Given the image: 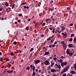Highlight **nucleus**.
Masks as SVG:
<instances>
[{
    "instance_id": "nucleus-1",
    "label": "nucleus",
    "mask_w": 76,
    "mask_h": 76,
    "mask_svg": "<svg viewBox=\"0 0 76 76\" xmlns=\"http://www.w3.org/2000/svg\"><path fill=\"white\" fill-rule=\"evenodd\" d=\"M6 71H7V73H10V74L12 73L13 72V71L12 70H11L10 71V70H9L7 71V69H6L5 70H4V71L3 72H6Z\"/></svg>"
},
{
    "instance_id": "nucleus-2",
    "label": "nucleus",
    "mask_w": 76,
    "mask_h": 76,
    "mask_svg": "<svg viewBox=\"0 0 76 76\" xmlns=\"http://www.w3.org/2000/svg\"><path fill=\"white\" fill-rule=\"evenodd\" d=\"M67 64V62L66 61H65V62H62V63H61V66L63 67V66L66 65Z\"/></svg>"
},
{
    "instance_id": "nucleus-3",
    "label": "nucleus",
    "mask_w": 76,
    "mask_h": 76,
    "mask_svg": "<svg viewBox=\"0 0 76 76\" xmlns=\"http://www.w3.org/2000/svg\"><path fill=\"white\" fill-rule=\"evenodd\" d=\"M45 64V65H49L50 64V62L47 60H45L44 62Z\"/></svg>"
},
{
    "instance_id": "nucleus-4",
    "label": "nucleus",
    "mask_w": 76,
    "mask_h": 76,
    "mask_svg": "<svg viewBox=\"0 0 76 76\" xmlns=\"http://www.w3.org/2000/svg\"><path fill=\"white\" fill-rule=\"evenodd\" d=\"M69 68V66H67L66 67L65 69L64 72H66V71H67V70H68Z\"/></svg>"
},
{
    "instance_id": "nucleus-5",
    "label": "nucleus",
    "mask_w": 76,
    "mask_h": 76,
    "mask_svg": "<svg viewBox=\"0 0 76 76\" xmlns=\"http://www.w3.org/2000/svg\"><path fill=\"white\" fill-rule=\"evenodd\" d=\"M63 46L64 49V50H65L66 49V44L65 43L64 44V45H63Z\"/></svg>"
},
{
    "instance_id": "nucleus-6",
    "label": "nucleus",
    "mask_w": 76,
    "mask_h": 76,
    "mask_svg": "<svg viewBox=\"0 0 76 76\" xmlns=\"http://www.w3.org/2000/svg\"><path fill=\"white\" fill-rule=\"evenodd\" d=\"M35 63L36 64H38L40 63V61L39 60H37L35 61Z\"/></svg>"
},
{
    "instance_id": "nucleus-7",
    "label": "nucleus",
    "mask_w": 76,
    "mask_h": 76,
    "mask_svg": "<svg viewBox=\"0 0 76 76\" xmlns=\"http://www.w3.org/2000/svg\"><path fill=\"white\" fill-rule=\"evenodd\" d=\"M50 71H51V72H56V70L54 69H51V70H50Z\"/></svg>"
},
{
    "instance_id": "nucleus-8",
    "label": "nucleus",
    "mask_w": 76,
    "mask_h": 76,
    "mask_svg": "<svg viewBox=\"0 0 76 76\" xmlns=\"http://www.w3.org/2000/svg\"><path fill=\"white\" fill-rule=\"evenodd\" d=\"M64 34H64V33H62V35H63L64 36L66 37L68 34L67 33H66V32H64Z\"/></svg>"
},
{
    "instance_id": "nucleus-9",
    "label": "nucleus",
    "mask_w": 76,
    "mask_h": 76,
    "mask_svg": "<svg viewBox=\"0 0 76 76\" xmlns=\"http://www.w3.org/2000/svg\"><path fill=\"white\" fill-rule=\"evenodd\" d=\"M61 28H62V30H61L62 31H63L64 30H65L66 29V27L64 26H61Z\"/></svg>"
},
{
    "instance_id": "nucleus-10",
    "label": "nucleus",
    "mask_w": 76,
    "mask_h": 76,
    "mask_svg": "<svg viewBox=\"0 0 76 76\" xmlns=\"http://www.w3.org/2000/svg\"><path fill=\"white\" fill-rule=\"evenodd\" d=\"M5 6L7 7H8L9 6V4H8V2H5Z\"/></svg>"
},
{
    "instance_id": "nucleus-11",
    "label": "nucleus",
    "mask_w": 76,
    "mask_h": 76,
    "mask_svg": "<svg viewBox=\"0 0 76 76\" xmlns=\"http://www.w3.org/2000/svg\"><path fill=\"white\" fill-rule=\"evenodd\" d=\"M70 73H71V74L74 75V74H75V71H71V72H70Z\"/></svg>"
},
{
    "instance_id": "nucleus-12",
    "label": "nucleus",
    "mask_w": 76,
    "mask_h": 76,
    "mask_svg": "<svg viewBox=\"0 0 76 76\" xmlns=\"http://www.w3.org/2000/svg\"><path fill=\"white\" fill-rule=\"evenodd\" d=\"M49 53H50L49 52H46L45 53L44 55L45 56H46V55H48Z\"/></svg>"
},
{
    "instance_id": "nucleus-13",
    "label": "nucleus",
    "mask_w": 76,
    "mask_h": 76,
    "mask_svg": "<svg viewBox=\"0 0 76 76\" xmlns=\"http://www.w3.org/2000/svg\"><path fill=\"white\" fill-rule=\"evenodd\" d=\"M69 48H72L73 47V45L72 44H70L69 45Z\"/></svg>"
},
{
    "instance_id": "nucleus-14",
    "label": "nucleus",
    "mask_w": 76,
    "mask_h": 76,
    "mask_svg": "<svg viewBox=\"0 0 76 76\" xmlns=\"http://www.w3.org/2000/svg\"><path fill=\"white\" fill-rule=\"evenodd\" d=\"M70 52V50L69 49H67L66 51V54H68Z\"/></svg>"
},
{
    "instance_id": "nucleus-15",
    "label": "nucleus",
    "mask_w": 76,
    "mask_h": 76,
    "mask_svg": "<svg viewBox=\"0 0 76 76\" xmlns=\"http://www.w3.org/2000/svg\"><path fill=\"white\" fill-rule=\"evenodd\" d=\"M73 67H74V69H75V71H76V63L74 64Z\"/></svg>"
},
{
    "instance_id": "nucleus-16",
    "label": "nucleus",
    "mask_w": 76,
    "mask_h": 76,
    "mask_svg": "<svg viewBox=\"0 0 76 76\" xmlns=\"http://www.w3.org/2000/svg\"><path fill=\"white\" fill-rule=\"evenodd\" d=\"M55 27H53V31H52V32L54 34L55 33V32H54V31H55Z\"/></svg>"
},
{
    "instance_id": "nucleus-17",
    "label": "nucleus",
    "mask_w": 76,
    "mask_h": 76,
    "mask_svg": "<svg viewBox=\"0 0 76 76\" xmlns=\"http://www.w3.org/2000/svg\"><path fill=\"white\" fill-rule=\"evenodd\" d=\"M5 60H6V61H10V60L9 59H8V58H5V59H4Z\"/></svg>"
},
{
    "instance_id": "nucleus-18",
    "label": "nucleus",
    "mask_w": 76,
    "mask_h": 76,
    "mask_svg": "<svg viewBox=\"0 0 76 76\" xmlns=\"http://www.w3.org/2000/svg\"><path fill=\"white\" fill-rule=\"evenodd\" d=\"M73 42L74 43H76V38H74Z\"/></svg>"
},
{
    "instance_id": "nucleus-19",
    "label": "nucleus",
    "mask_w": 76,
    "mask_h": 76,
    "mask_svg": "<svg viewBox=\"0 0 76 76\" xmlns=\"http://www.w3.org/2000/svg\"><path fill=\"white\" fill-rule=\"evenodd\" d=\"M35 75V72H34L33 73V74L31 75V76H34Z\"/></svg>"
},
{
    "instance_id": "nucleus-20",
    "label": "nucleus",
    "mask_w": 76,
    "mask_h": 76,
    "mask_svg": "<svg viewBox=\"0 0 76 76\" xmlns=\"http://www.w3.org/2000/svg\"><path fill=\"white\" fill-rule=\"evenodd\" d=\"M69 41L70 42H72L73 41V38H71V39H69Z\"/></svg>"
},
{
    "instance_id": "nucleus-21",
    "label": "nucleus",
    "mask_w": 76,
    "mask_h": 76,
    "mask_svg": "<svg viewBox=\"0 0 76 76\" xmlns=\"http://www.w3.org/2000/svg\"><path fill=\"white\" fill-rule=\"evenodd\" d=\"M54 9V8H53V7H52V8H50V10H51V11H52L54 10V9Z\"/></svg>"
},
{
    "instance_id": "nucleus-22",
    "label": "nucleus",
    "mask_w": 76,
    "mask_h": 76,
    "mask_svg": "<svg viewBox=\"0 0 76 76\" xmlns=\"http://www.w3.org/2000/svg\"><path fill=\"white\" fill-rule=\"evenodd\" d=\"M62 61H63V59H60V60H59V62H60V63H61L62 62Z\"/></svg>"
},
{
    "instance_id": "nucleus-23",
    "label": "nucleus",
    "mask_w": 76,
    "mask_h": 76,
    "mask_svg": "<svg viewBox=\"0 0 76 76\" xmlns=\"http://www.w3.org/2000/svg\"><path fill=\"white\" fill-rule=\"evenodd\" d=\"M17 42L16 41H15L13 42V44L15 45L16 44H17Z\"/></svg>"
},
{
    "instance_id": "nucleus-24",
    "label": "nucleus",
    "mask_w": 76,
    "mask_h": 76,
    "mask_svg": "<svg viewBox=\"0 0 76 76\" xmlns=\"http://www.w3.org/2000/svg\"><path fill=\"white\" fill-rule=\"evenodd\" d=\"M33 50H34V49L33 48H32L30 49V50H29V51H30V52H32Z\"/></svg>"
},
{
    "instance_id": "nucleus-25",
    "label": "nucleus",
    "mask_w": 76,
    "mask_h": 76,
    "mask_svg": "<svg viewBox=\"0 0 76 76\" xmlns=\"http://www.w3.org/2000/svg\"><path fill=\"white\" fill-rule=\"evenodd\" d=\"M69 55L70 56H72V55H73V54H72V53H69Z\"/></svg>"
},
{
    "instance_id": "nucleus-26",
    "label": "nucleus",
    "mask_w": 76,
    "mask_h": 76,
    "mask_svg": "<svg viewBox=\"0 0 76 76\" xmlns=\"http://www.w3.org/2000/svg\"><path fill=\"white\" fill-rule=\"evenodd\" d=\"M75 36V34H71V37H74Z\"/></svg>"
},
{
    "instance_id": "nucleus-27",
    "label": "nucleus",
    "mask_w": 76,
    "mask_h": 76,
    "mask_svg": "<svg viewBox=\"0 0 76 76\" xmlns=\"http://www.w3.org/2000/svg\"><path fill=\"white\" fill-rule=\"evenodd\" d=\"M35 69V66H33V70L34 71Z\"/></svg>"
},
{
    "instance_id": "nucleus-28",
    "label": "nucleus",
    "mask_w": 76,
    "mask_h": 76,
    "mask_svg": "<svg viewBox=\"0 0 76 76\" xmlns=\"http://www.w3.org/2000/svg\"><path fill=\"white\" fill-rule=\"evenodd\" d=\"M26 69L27 70H29L30 69V67L29 66H28L27 67V68H26Z\"/></svg>"
},
{
    "instance_id": "nucleus-29",
    "label": "nucleus",
    "mask_w": 76,
    "mask_h": 76,
    "mask_svg": "<svg viewBox=\"0 0 76 76\" xmlns=\"http://www.w3.org/2000/svg\"><path fill=\"white\" fill-rule=\"evenodd\" d=\"M15 6V4H13V5L12 6V9H13L14 7V6Z\"/></svg>"
},
{
    "instance_id": "nucleus-30",
    "label": "nucleus",
    "mask_w": 76,
    "mask_h": 76,
    "mask_svg": "<svg viewBox=\"0 0 76 76\" xmlns=\"http://www.w3.org/2000/svg\"><path fill=\"white\" fill-rule=\"evenodd\" d=\"M26 30L28 31L29 30V27H28V26L26 27Z\"/></svg>"
},
{
    "instance_id": "nucleus-31",
    "label": "nucleus",
    "mask_w": 76,
    "mask_h": 76,
    "mask_svg": "<svg viewBox=\"0 0 76 76\" xmlns=\"http://www.w3.org/2000/svg\"><path fill=\"white\" fill-rule=\"evenodd\" d=\"M46 24V23H43L42 24V26H44Z\"/></svg>"
},
{
    "instance_id": "nucleus-32",
    "label": "nucleus",
    "mask_w": 76,
    "mask_h": 76,
    "mask_svg": "<svg viewBox=\"0 0 76 76\" xmlns=\"http://www.w3.org/2000/svg\"><path fill=\"white\" fill-rule=\"evenodd\" d=\"M54 39H52V40H50V42L51 43H53V42L54 41Z\"/></svg>"
},
{
    "instance_id": "nucleus-33",
    "label": "nucleus",
    "mask_w": 76,
    "mask_h": 76,
    "mask_svg": "<svg viewBox=\"0 0 76 76\" xmlns=\"http://www.w3.org/2000/svg\"><path fill=\"white\" fill-rule=\"evenodd\" d=\"M14 53H13L12 52H11V53H10V54H9L11 56H12L13 55V54Z\"/></svg>"
},
{
    "instance_id": "nucleus-34",
    "label": "nucleus",
    "mask_w": 76,
    "mask_h": 76,
    "mask_svg": "<svg viewBox=\"0 0 76 76\" xmlns=\"http://www.w3.org/2000/svg\"><path fill=\"white\" fill-rule=\"evenodd\" d=\"M58 66V67H57L58 68V69H61V65H59V66Z\"/></svg>"
},
{
    "instance_id": "nucleus-35",
    "label": "nucleus",
    "mask_w": 76,
    "mask_h": 76,
    "mask_svg": "<svg viewBox=\"0 0 76 76\" xmlns=\"http://www.w3.org/2000/svg\"><path fill=\"white\" fill-rule=\"evenodd\" d=\"M50 20V19H49V18H48V19H46L45 20L46 21H48Z\"/></svg>"
},
{
    "instance_id": "nucleus-36",
    "label": "nucleus",
    "mask_w": 76,
    "mask_h": 76,
    "mask_svg": "<svg viewBox=\"0 0 76 76\" xmlns=\"http://www.w3.org/2000/svg\"><path fill=\"white\" fill-rule=\"evenodd\" d=\"M42 15V13H39V16H40Z\"/></svg>"
},
{
    "instance_id": "nucleus-37",
    "label": "nucleus",
    "mask_w": 76,
    "mask_h": 76,
    "mask_svg": "<svg viewBox=\"0 0 76 76\" xmlns=\"http://www.w3.org/2000/svg\"><path fill=\"white\" fill-rule=\"evenodd\" d=\"M0 61H1V62H2V57H0Z\"/></svg>"
},
{
    "instance_id": "nucleus-38",
    "label": "nucleus",
    "mask_w": 76,
    "mask_h": 76,
    "mask_svg": "<svg viewBox=\"0 0 76 76\" xmlns=\"http://www.w3.org/2000/svg\"><path fill=\"white\" fill-rule=\"evenodd\" d=\"M66 76V74H63L62 75V76Z\"/></svg>"
},
{
    "instance_id": "nucleus-39",
    "label": "nucleus",
    "mask_w": 76,
    "mask_h": 76,
    "mask_svg": "<svg viewBox=\"0 0 76 76\" xmlns=\"http://www.w3.org/2000/svg\"><path fill=\"white\" fill-rule=\"evenodd\" d=\"M18 22L19 23H20V22H21V20L20 19L18 20Z\"/></svg>"
},
{
    "instance_id": "nucleus-40",
    "label": "nucleus",
    "mask_w": 76,
    "mask_h": 76,
    "mask_svg": "<svg viewBox=\"0 0 76 76\" xmlns=\"http://www.w3.org/2000/svg\"><path fill=\"white\" fill-rule=\"evenodd\" d=\"M53 60L55 61H56V60H57V58L54 57V58H53Z\"/></svg>"
},
{
    "instance_id": "nucleus-41",
    "label": "nucleus",
    "mask_w": 76,
    "mask_h": 76,
    "mask_svg": "<svg viewBox=\"0 0 76 76\" xmlns=\"http://www.w3.org/2000/svg\"><path fill=\"white\" fill-rule=\"evenodd\" d=\"M42 49L45 50L46 49V47H43L42 48Z\"/></svg>"
},
{
    "instance_id": "nucleus-42",
    "label": "nucleus",
    "mask_w": 76,
    "mask_h": 76,
    "mask_svg": "<svg viewBox=\"0 0 76 76\" xmlns=\"http://www.w3.org/2000/svg\"><path fill=\"white\" fill-rule=\"evenodd\" d=\"M73 25H74V24L71 23L70 24V26H73Z\"/></svg>"
},
{
    "instance_id": "nucleus-43",
    "label": "nucleus",
    "mask_w": 76,
    "mask_h": 76,
    "mask_svg": "<svg viewBox=\"0 0 76 76\" xmlns=\"http://www.w3.org/2000/svg\"><path fill=\"white\" fill-rule=\"evenodd\" d=\"M67 10H70V8L69 7H68V8H67Z\"/></svg>"
},
{
    "instance_id": "nucleus-44",
    "label": "nucleus",
    "mask_w": 76,
    "mask_h": 76,
    "mask_svg": "<svg viewBox=\"0 0 76 76\" xmlns=\"http://www.w3.org/2000/svg\"><path fill=\"white\" fill-rule=\"evenodd\" d=\"M22 14H19L18 15V16H22Z\"/></svg>"
},
{
    "instance_id": "nucleus-45",
    "label": "nucleus",
    "mask_w": 76,
    "mask_h": 76,
    "mask_svg": "<svg viewBox=\"0 0 76 76\" xmlns=\"http://www.w3.org/2000/svg\"><path fill=\"white\" fill-rule=\"evenodd\" d=\"M35 71H36V72H37L38 71V70L37 69H36L35 70Z\"/></svg>"
},
{
    "instance_id": "nucleus-46",
    "label": "nucleus",
    "mask_w": 76,
    "mask_h": 76,
    "mask_svg": "<svg viewBox=\"0 0 76 76\" xmlns=\"http://www.w3.org/2000/svg\"><path fill=\"white\" fill-rule=\"evenodd\" d=\"M53 2V1L52 0H51V1H50V4H52V3Z\"/></svg>"
},
{
    "instance_id": "nucleus-47",
    "label": "nucleus",
    "mask_w": 76,
    "mask_h": 76,
    "mask_svg": "<svg viewBox=\"0 0 76 76\" xmlns=\"http://www.w3.org/2000/svg\"><path fill=\"white\" fill-rule=\"evenodd\" d=\"M8 65L10 67H11L12 66L11 65H10V64H9V63H8Z\"/></svg>"
},
{
    "instance_id": "nucleus-48",
    "label": "nucleus",
    "mask_w": 76,
    "mask_h": 76,
    "mask_svg": "<svg viewBox=\"0 0 76 76\" xmlns=\"http://www.w3.org/2000/svg\"><path fill=\"white\" fill-rule=\"evenodd\" d=\"M61 32V31H58V33H60Z\"/></svg>"
},
{
    "instance_id": "nucleus-49",
    "label": "nucleus",
    "mask_w": 76,
    "mask_h": 76,
    "mask_svg": "<svg viewBox=\"0 0 76 76\" xmlns=\"http://www.w3.org/2000/svg\"><path fill=\"white\" fill-rule=\"evenodd\" d=\"M55 46V45H53L52 46V47H54Z\"/></svg>"
},
{
    "instance_id": "nucleus-50",
    "label": "nucleus",
    "mask_w": 76,
    "mask_h": 76,
    "mask_svg": "<svg viewBox=\"0 0 76 76\" xmlns=\"http://www.w3.org/2000/svg\"><path fill=\"white\" fill-rule=\"evenodd\" d=\"M52 46L51 45H49V48H51V47Z\"/></svg>"
},
{
    "instance_id": "nucleus-51",
    "label": "nucleus",
    "mask_w": 76,
    "mask_h": 76,
    "mask_svg": "<svg viewBox=\"0 0 76 76\" xmlns=\"http://www.w3.org/2000/svg\"><path fill=\"white\" fill-rule=\"evenodd\" d=\"M41 36L42 37H44V35L43 34H41Z\"/></svg>"
},
{
    "instance_id": "nucleus-52",
    "label": "nucleus",
    "mask_w": 76,
    "mask_h": 76,
    "mask_svg": "<svg viewBox=\"0 0 76 76\" xmlns=\"http://www.w3.org/2000/svg\"><path fill=\"white\" fill-rule=\"evenodd\" d=\"M26 19V17H25V16H24V17L23 18V20H25V19Z\"/></svg>"
},
{
    "instance_id": "nucleus-53",
    "label": "nucleus",
    "mask_w": 76,
    "mask_h": 76,
    "mask_svg": "<svg viewBox=\"0 0 76 76\" xmlns=\"http://www.w3.org/2000/svg\"><path fill=\"white\" fill-rule=\"evenodd\" d=\"M24 4H25L24 3H23L22 4H20L21 5H24Z\"/></svg>"
},
{
    "instance_id": "nucleus-54",
    "label": "nucleus",
    "mask_w": 76,
    "mask_h": 76,
    "mask_svg": "<svg viewBox=\"0 0 76 76\" xmlns=\"http://www.w3.org/2000/svg\"><path fill=\"white\" fill-rule=\"evenodd\" d=\"M62 12H63V13H65L66 11H62Z\"/></svg>"
},
{
    "instance_id": "nucleus-55",
    "label": "nucleus",
    "mask_w": 76,
    "mask_h": 76,
    "mask_svg": "<svg viewBox=\"0 0 76 76\" xmlns=\"http://www.w3.org/2000/svg\"><path fill=\"white\" fill-rule=\"evenodd\" d=\"M33 66H32V65H30V68H32L33 67Z\"/></svg>"
},
{
    "instance_id": "nucleus-56",
    "label": "nucleus",
    "mask_w": 76,
    "mask_h": 76,
    "mask_svg": "<svg viewBox=\"0 0 76 76\" xmlns=\"http://www.w3.org/2000/svg\"><path fill=\"white\" fill-rule=\"evenodd\" d=\"M49 29H50V30H52L53 29V28H49Z\"/></svg>"
},
{
    "instance_id": "nucleus-57",
    "label": "nucleus",
    "mask_w": 76,
    "mask_h": 76,
    "mask_svg": "<svg viewBox=\"0 0 76 76\" xmlns=\"http://www.w3.org/2000/svg\"><path fill=\"white\" fill-rule=\"evenodd\" d=\"M57 42L56 41H55V42L54 43V44H57Z\"/></svg>"
},
{
    "instance_id": "nucleus-58",
    "label": "nucleus",
    "mask_w": 76,
    "mask_h": 76,
    "mask_svg": "<svg viewBox=\"0 0 76 76\" xmlns=\"http://www.w3.org/2000/svg\"><path fill=\"white\" fill-rule=\"evenodd\" d=\"M4 67V66H2L1 67V69L3 68Z\"/></svg>"
},
{
    "instance_id": "nucleus-59",
    "label": "nucleus",
    "mask_w": 76,
    "mask_h": 76,
    "mask_svg": "<svg viewBox=\"0 0 76 76\" xmlns=\"http://www.w3.org/2000/svg\"><path fill=\"white\" fill-rule=\"evenodd\" d=\"M50 38H49V39H47V41H49V40H50Z\"/></svg>"
},
{
    "instance_id": "nucleus-60",
    "label": "nucleus",
    "mask_w": 76,
    "mask_h": 76,
    "mask_svg": "<svg viewBox=\"0 0 76 76\" xmlns=\"http://www.w3.org/2000/svg\"><path fill=\"white\" fill-rule=\"evenodd\" d=\"M31 20V19H28V21H30Z\"/></svg>"
},
{
    "instance_id": "nucleus-61",
    "label": "nucleus",
    "mask_w": 76,
    "mask_h": 76,
    "mask_svg": "<svg viewBox=\"0 0 76 76\" xmlns=\"http://www.w3.org/2000/svg\"><path fill=\"white\" fill-rule=\"evenodd\" d=\"M54 63H51V65H54Z\"/></svg>"
},
{
    "instance_id": "nucleus-62",
    "label": "nucleus",
    "mask_w": 76,
    "mask_h": 76,
    "mask_svg": "<svg viewBox=\"0 0 76 76\" xmlns=\"http://www.w3.org/2000/svg\"><path fill=\"white\" fill-rule=\"evenodd\" d=\"M4 20V18L3 17H2V19H1L2 20Z\"/></svg>"
},
{
    "instance_id": "nucleus-63",
    "label": "nucleus",
    "mask_w": 76,
    "mask_h": 76,
    "mask_svg": "<svg viewBox=\"0 0 76 76\" xmlns=\"http://www.w3.org/2000/svg\"><path fill=\"white\" fill-rule=\"evenodd\" d=\"M61 58L63 59V58H64V57L63 56H61Z\"/></svg>"
},
{
    "instance_id": "nucleus-64",
    "label": "nucleus",
    "mask_w": 76,
    "mask_h": 76,
    "mask_svg": "<svg viewBox=\"0 0 76 76\" xmlns=\"http://www.w3.org/2000/svg\"><path fill=\"white\" fill-rule=\"evenodd\" d=\"M53 76H56V75L54 74H53Z\"/></svg>"
}]
</instances>
